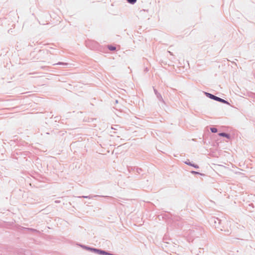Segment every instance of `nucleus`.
Instances as JSON below:
<instances>
[{"label":"nucleus","instance_id":"5","mask_svg":"<svg viewBox=\"0 0 255 255\" xmlns=\"http://www.w3.org/2000/svg\"><path fill=\"white\" fill-rule=\"evenodd\" d=\"M137 0H127L128 3L130 4H134L136 2Z\"/></svg>","mask_w":255,"mask_h":255},{"label":"nucleus","instance_id":"3","mask_svg":"<svg viewBox=\"0 0 255 255\" xmlns=\"http://www.w3.org/2000/svg\"><path fill=\"white\" fill-rule=\"evenodd\" d=\"M219 135L220 136H221L226 137H227L228 138H229L230 137L229 135L227 134V133H223H223H220L219 134Z\"/></svg>","mask_w":255,"mask_h":255},{"label":"nucleus","instance_id":"2","mask_svg":"<svg viewBox=\"0 0 255 255\" xmlns=\"http://www.w3.org/2000/svg\"><path fill=\"white\" fill-rule=\"evenodd\" d=\"M217 101L226 104L227 105H230L228 101H227L223 99H221L219 97H218Z\"/></svg>","mask_w":255,"mask_h":255},{"label":"nucleus","instance_id":"4","mask_svg":"<svg viewBox=\"0 0 255 255\" xmlns=\"http://www.w3.org/2000/svg\"><path fill=\"white\" fill-rule=\"evenodd\" d=\"M205 94L209 98L211 99H213V98H214V95L210 94V93H207V92H205Z\"/></svg>","mask_w":255,"mask_h":255},{"label":"nucleus","instance_id":"11","mask_svg":"<svg viewBox=\"0 0 255 255\" xmlns=\"http://www.w3.org/2000/svg\"><path fill=\"white\" fill-rule=\"evenodd\" d=\"M217 98H218V97L214 96L213 100L217 101Z\"/></svg>","mask_w":255,"mask_h":255},{"label":"nucleus","instance_id":"12","mask_svg":"<svg viewBox=\"0 0 255 255\" xmlns=\"http://www.w3.org/2000/svg\"><path fill=\"white\" fill-rule=\"evenodd\" d=\"M81 247L83 249H85V247H86V246H82V245H81Z\"/></svg>","mask_w":255,"mask_h":255},{"label":"nucleus","instance_id":"1","mask_svg":"<svg viewBox=\"0 0 255 255\" xmlns=\"http://www.w3.org/2000/svg\"><path fill=\"white\" fill-rule=\"evenodd\" d=\"M92 252L95 253H96V254H98L99 255H113L112 254L107 253L104 251H102V250L97 249L95 248H93Z\"/></svg>","mask_w":255,"mask_h":255},{"label":"nucleus","instance_id":"8","mask_svg":"<svg viewBox=\"0 0 255 255\" xmlns=\"http://www.w3.org/2000/svg\"><path fill=\"white\" fill-rule=\"evenodd\" d=\"M109 49L111 50H115L116 49V47H113V46H111V47H109Z\"/></svg>","mask_w":255,"mask_h":255},{"label":"nucleus","instance_id":"13","mask_svg":"<svg viewBox=\"0 0 255 255\" xmlns=\"http://www.w3.org/2000/svg\"><path fill=\"white\" fill-rule=\"evenodd\" d=\"M192 172L193 173H195V174H198V172H196V171H192Z\"/></svg>","mask_w":255,"mask_h":255},{"label":"nucleus","instance_id":"10","mask_svg":"<svg viewBox=\"0 0 255 255\" xmlns=\"http://www.w3.org/2000/svg\"><path fill=\"white\" fill-rule=\"evenodd\" d=\"M191 166L194 167L195 168H198V166L197 165L192 164V165H191Z\"/></svg>","mask_w":255,"mask_h":255},{"label":"nucleus","instance_id":"9","mask_svg":"<svg viewBox=\"0 0 255 255\" xmlns=\"http://www.w3.org/2000/svg\"><path fill=\"white\" fill-rule=\"evenodd\" d=\"M185 163L186 164H187V165H190V166L192 165V163H190V162H189V161H185Z\"/></svg>","mask_w":255,"mask_h":255},{"label":"nucleus","instance_id":"7","mask_svg":"<svg viewBox=\"0 0 255 255\" xmlns=\"http://www.w3.org/2000/svg\"><path fill=\"white\" fill-rule=\"evenodd\" d=\"M85 249L92 252L93 248L86 246Z\"/></svg>","mask_w":255,"mask_h":255},{"label":"nucleus","instance_id":"6","mask_svg":"<svg viewBox=\"0 0 255 255\" xmlns=\"http://www.w3.org/2000/svg\"><path fill=\"white\" fill-rule=\"evenodd\" d=\"M210 130L212 132H214V133H216L217 132L218 130L216 128H210Z\"/></svg>","mask_w":255,"mask_h":255}]
</instances>
